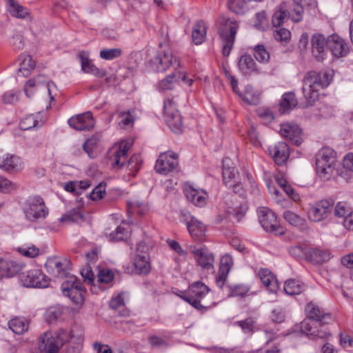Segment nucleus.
I'll list each match as a JSON object with an SVG mask.
<instances>
[{"instance_id": "nucleus-1", "label": "nucleus", "mask_w": 353, "mask_h": 353, "mask_svg": "<svg viewBox=\"0 0 353 353\" xmlns=\"http://www.w3.org/2000/svg\"><path fill=\"white\" fill-rule=\"evenodd\" d=\"M334 75L332 70H326L321 72L310 71L303 79V93L310 105H312L319 99V91L329 85Z\"/></svg>"}, {"instance_id": "nucleus-2", "label": "nucleus", "mask_w": 353, "mask_h": 353, "mask_svg": "<svg viewBox=\"0 0 353 353\" xmlns=\"http://www.w3.org/2000/svg\"><path fill=\"white\" fill-rule=\"evenodd\" d=\"M180 297L201 311H206L216 304L214 293L209 287L200 281L192 283L188 288L187 294L180 295Z\"/></svg>"}, {"instance_id": "nucleus-3", "label": "nucleus", "mask_w": 353, "mask_h": 353, "mask_svg": "<svg viewBox=\"0 0 353 353\" xmlns=\"http://www.w3.org/2000/svg\"><path fill=\"white\" fill-rule=\"evenodd\" d=\"M339 163L336 161L335 152L332 148H323L316 154V170L323 180H330L339 176Z\"/></svg>"}, {"instance_id": "nucleus-4", "label": "nucleus", "mask_w": 353, "mask_h": 353, "mask_svg": "<svg viewBox=\"0 0 353 353\" xmlns=\"http://www.w3.org/2000/svg\"><path fill=\"white\" fill-rule=\"evenodd\" d=\"M69 339H73V334L67 330H59L55 336L45 332L39 337V349L44 353H57Z\"/></svg>"}, {"instance_id": "nucleus-5", "label": "nucleus", "mask_w": 353, "mask_h": 353, "mask_svg": "<svg viewBox=\"0 0 353 353\" xmlns=\"http://www.w3.org/2000/svg\"><path fill=\"white\" fill-rule=\"evenodd\" d=\"M238 27L237 22L231 19L222 17L220 20L219 36L223 44L222 52L225 57L230 54Z\"/></svg>"}, {"instance_id": "nucleus-6", "label": "nucleus", "mask_w": 353, "mask_h": 353, "mask_svg": "<svg viewBox=\"0 0 353 353\" xmlns=\"http://www.w3.org/2000/svg\"><path fill=\"white\" fill-rule=\"evenodd\" d=\"M163 112L165 121L170 129L176 134L181 132L183 130L182 117L176 108V103L173 98L168 97L164 100Z\"/></svg>"}, {"instance_id": "nucleus-7", "label": "nucleus", "mask_w": 353, "mask_h": 353, "mask_svg": "<svg viewBox=\"0 0 353 353\" xmlns=\"http://www.w3.org/2000/svg\"><path fill=\"white\" fill-rule=\"evenodd\" d=\"M23 212L26 217L32 221L45 219L48 214L44 201L40 196L29 198L24 205Z\"/></svg>"}, {"instance_id": "nucleus-8", "label": "nucleus", "mask_w": 353, "mask_h": 353, "mask_svg": "<svg viewBox=\"0 0 353 353\" xmlns=\"http://www.w3.org/2000/svg\"><path fill=\"white\" fill-rule=\"evenodd\" d=\"M257 212L259 222L265 231L277 235L284 234V230L281 227L277 216L272 210L266 207H261L258 209Z\"/></svg>"}, {"instance_id": "nucleus-9", "label": "nucleus", "mask_w": 353, "mask_h": 353, "mask_svg": "<svg viewBox=\"0 0 353 353\" xmlns=\"http://www.w3.org/2000/svg\"><path fill=\"white\" fill-rule=\"evenodd\" d=\"M63 294L69 297L76 304H81L85 290L81 282L75 276H71L61 285Z\"/></svg>"}, {"instance_id": "nucleus-10", "label": "nucleus", "mask_w": 353, "mask_h": 353, "mask_svg": "<svg viewBox=\"0 0 353 353\" xmlns=\"http://www.w3.org/2000/svg\"><path fill=\"white\" fill-rule=\"evenodd\" d=\"M134 272L137 274H148L151 271L148 248L145 243L139 242L137 245L136 254L133 259Z\"/></svg>"}, {"instance_id": "nucleus-11", "label": "nucleus", "mask_w": 353, "mask_h": 353, "mask_svg": "<svg viewBox=\"0 0 353 353\" xmlns=\"http://www.w3.org/2000/svg\"><path fill=\"white\" fill-rule=\"evenodd\" d=\"M321 322L324 323L323 321L304 320L301 323L300 330L310 339H327L330 336V334L322 325Z\"/></svg>"}, {"instance_id": "nucleus-12", "label": "nucleus", "mask_w": 353, "mask_h": 353, "mask_svg": "<svg viewBox=\"0 0 353 353\" xmlns=\"http://www.w3.org/2000/svg\"><path fill=\"white\" fill-rule=\"evenodd\" d=\"M151 64L157 72H165L170 66L176 68L180 65L179 61L174 57L170 48L159 52L157 55L151 60Z\"/></svg>"}, {"instance_id": "nucleus-13", "label": "nucleus", "mask_w": 353, "mask_h": 353, "mask_svg": "<svg viewBox=\"0 0 353 353\" xmlns=\"http://www.w3.org/2000/svg\"><path fill=\"white\" fill-rule=\"evenodd\" d=\"M334 202L323 199L313 204L308 211V218L313 222H319L327 219L331 214Z\"/></svg>"}, {"instance_id": "nucleus-14", "label": "nucleus", "mask_w": 353, "mask_h": 353, "mask_svg": "<svg viewBox=\"0 0 353 353\" xmlns=\"http://www.w3.org/2000/svg\"><path fill=\"white\" fill-rule=\"evenodd\" d=\"M24 168L21 158L17 154L0 150V169L7 173H17Z\"/></svg>"}, {"instance_id": "nucleus-15", "label": "nucleus", "mask_w": 353, "mask_h": 353, "mask_svg": "<svg viewBox=\"0 0 353 353\" xmlns=\"http://www.w3.org/2000/svg\"><path fill=\"white\" fill-rule=\"evenodd\" d=\"M23 285L28 288H44L48 286L49 281L41 270L33 269L23 273L21 276Z\"/></svg>"}, {"instance_id": "nucleus-16", "label": "nucleus", "mask_w": 353, "mask_h": 353, "mask_svg": "<svg viewBox=\"0 0 353 353\" xmlns=\"http://www.w3.org/2000/svg\"><path fill=\"white\" fill-rule=\"evenodd\" d=\"M330 37L326 38L323 34L316 33L312 36V54L319 61L325 59L329 48Z\"/></svg>"}, {"instance_id": "nucleus-17", "label": "nucleus", "mask_w": 353, "mask_h": 353, "mask_svg": "<svg viewBox=\"0 0 353 353\" xmlns=\"http://www.w3.org/2000/svg\"><path fill=\"white\" fill-rule=\"evenodd\" d=\"M179 165L178 156L174 152L161 153L155 165L157 172L167 174L174 170Z\"/></svg>"}, {"instance_id": "nucleus-18", "label": "nucleus", "mask_w": 353, "mask_h": 353, "mask_svg": "<svg viewBox=\"0 0 353 353\" xmlns=\"http://www.w3.org/2000/svg\"><path fill=\"white\" fill-rule=\"evenodd\" d=\"M46 85L48 90L50 99L51 101L54 99V95L56 94L57 88L53 82L48 81V79L46 76L38 75L37 77L30 79L25 85L24 91L28 97H30L32 94V88L34 87H40Z\"/></svg>"}, {"instance_id": "nucleus-19", "label": "nucleus", "mask_w": 353, "mask_h": 353, "mask_svg": "<svg viewBox=\"0 0 353 353\" xmlns=\"http://www.w3.org/2000/svg\"><path fill=\"white\" fill-rule=\"evenodd\" d=\"M132 145L130 141H123L119 145L113 148L110 152V159L114 169H121L125 163L127 153Z\"/></svg>"}, {"instance_id": "nucleus-20", "label": "nucleus", "mask_w": 353, "mask_h": 353, "mask_svg": "<svg viewBox=\"0 0 353 353\" xmlns=\"http://www.w3.org/2000/svg\"><path fill=\"white\" fill-rule=\"evenodd\" d=\"M183 191L187 199L194 205L201 208L207 203L208 195L203 190L195 188L190 184H185Z\"/></svg>"}, {"instance_id": "nucleus-21", "label": "nucleus", "mask_w": 353, "mask_h": 353, "mask_svg": "<svg viewBox=\"0 0 353 353\" xmlns=\"http://www.w3.org/2000/svg\"><path fill=\"white\" fill-rule=\"evenodd\" d=\"M198 265L206 270H214V256L206 248H194L192 250Z\"/></svg>"}, {"instance_id": "nucleus-22", "label": "nucleus", "mask_w": 353, "mask_h": 353, "mask_svg": "<svg viewBox=\"0 0 353 353\" xmlns=\"http://www.w3.org/2000/svg\"><path fill=\"white\" fill-rule=\"evenodd\" d=\"M234 265L233 259L229 254H225L221 258L219 269L215 282L219 288H223L228 279V275Z\"/></svg>"}, {"instance_id": "nucleus-23", "label": "nucleus", "mask_w": 353, "mask_h": 353, "mask_svg": "<svg viewBox=\"0 0 353 353\" xmlns=\"http://www.w3.org/2000/svg\"><path fill=\"white\" fill-rule=\"evenodd\" d=\"M69 125L77 130H89L94 125V121L90 112H85L72 117L68 120Z\"/></svg>"}, {"instance_id": "nucleus-24", "label": "nucleus", "mask_w": 353, "mask_h": 353, "mask_svg": "<svg viewBox=\"0 0 353 353\" xmlns=\"http://www.w3.org/2000/svg\"><path fill=\"white\" fill-rule=\"evenodd\" d=\"M268 151L274 162L279 165L285 164L290 156L289 146L285 142L275 143L269 148Z\"/></svg>"}, {"instance_id": "nucleus-25", "label": "nucleus", "mask_w": 353, "mask_h": 353, "mask_svg": "<svg viewBox=\"0 0 353 353\" xmlns=\"http://www.w3.org/2000/svg\"><path fill=\"white\" fill-rule=\"evenodd\" d=\"M280 134L282 137L290 140L296 145L302 143V130L300 127L294 123H286L281 125Z\"/></svg>"}, {"instance_id": "nucleus-26", "label": "nucleus", "mask_w": 353, "mask_h": 353, "mask_svg": "<svg viewBox=\"0 0 353 353\" xmlns=\"http://www.w3.org/2000/svg\"><path fill=\"white\" fill-rule=\"evenodd\" d=\"M23 263L10 259L0 258V279L12 277L23 268Z\"/></svg>"}, {"instance_id": "nucleus-27", "label": "nucleus", "mask_w": 353, "mask_h": 353, "mask_svg": "<svg viewBox=\"0 0 353 353\" xmlns=\"http://www.w3.org/2000/svg\"><path fill=\"white\" fill-rule=\"evenodd\" d=\"M45 266L47 272L57 278L64 277L68 273L65 263L57 257L48 259Z\"/></svg>"}, {"instance_id": "nucleus-28", "label": "nucleus", "mask_w": 353, "mask_h": 353, "mask_svg": "<svg viewBox=\"0 0 353 353\" xmlns=\"http://www.w3.org/2000/svg\"><path fill=\"white\" fill-rule=\"evenodd\" d=\"M329 49L334 57L340 58L345 57L348 53V46L342 38L338 35L330 36Z\"/></svg>"}, {"instance_id": "nucleus-29", "label": "nucleus", "mask_w": 353, "mask_h": 353, "mask_svg": "<svg viewBox=\"0 0 353 353\" xmlns=\"http://www.w3.org/2000/svg\"><path fill=\"white\" fill-rule=\"evenodd\" d=\"M259 277L263 285L272 294H276L279 290L278 280L268 269L262 268L259 271Z\"/></svg>"}, {"instance_id": "nucleus-30", "label": "nucleus", "mask_w": 353, "mask_h": 353, "mask_svg": "<svg viewBox=\"0 0 353 353\" xmlns=\"http://www.w3.org/2000/svg\"><path fill=\"white\" fill-rule=\"evenodd\" d=\"M187 228L191 236L196 241H202L204 238L206 226L194 217H191L186 223Z\"/></svg>"}, {"instance_id": "nucleus-31", "label": "nucleus", "mask_w": 353, "mask_h": 353, "mask_svg": "<svg viewBox=\"0 0 353 353\" xmlns=\"http://www.w3.org/2000/svg\"><path fill=\"white\" fill-rule=\"evenodd\" d=\"M79 57L81 61V69L84 72L93 74L97 77H103L105 72L99 70L91 61L88 57V54L84 51L79 53Z\"/></svg>"}, {"instance_id": "nucleus-32", "label": "nucleus", "mask_w": 353, "mask_h": 353, "mask_svg": "<svg viewBox=\"0 0 353 353\" xmlns=\"http://www.w3.org/2000/svg\"><path fill=\"white\" fill-rule=\"evenodd\" d=\"M18 74L23 77H28L34 68V62L29 54H21L19 59Z\"/></svg>"}, {"instance_id": "nucleus-33", "label": "nucleus", "mask_w": 353, "mask_h": 353, "mask_svg": "<svg viewBox=\"0 0 353 353\" xmlns=\"http://www.w3.org/2000/svg\"><path fill=\"white\" fill-rule=\"evenodd\" d=\"M44 123L40 112L27 115L20 122V128L23 130H28L35 127L41 126Z\"/></svg>"}, {"instance_id": "nucleus-34", "label": "nucleus", "mask_w": 353, "mask_h": 353, "mask_svg": "<svg viewBox=\"0 0 353 353\" xmlns=\"http://www.w3.org/2000/svg\"><path fill=\"white\" fill-rule=\"evenodd\" d=\"M239 69L243 74H251L257 70L256 63L250 55L244 54L239 61Z\"/></svg>"}, {"instance_id": "nucleus-35", "label": "nucleus", "mask_w": 353, "mask_h": 353, "mask_svg": "<svg viewBox=\"0 0 353 353\" xmlns=\"http://www.w3.org/2000/svg\"><path fill=\"white\" fill-rule=\"evenodd\" d=\"M305 311L307 317V320L323 321L324 319L329 316L328 314L325 315L319 307L312 302L307 304Z\"/></svg>"}, {"instance_id": "nucleus-36", "label": "nucleus", "mask_w": 353, "mask_h": 353, "mask_svg": "<svg viewBox=\"0 0 353 353\" xmlns=\"http://www.w3.org/2000/svg\"><path fill=\"white\" fill-rule=\"evenodd\" d=\"M227 159L223 160V181L227 187L234 185V182H237L239 179L237 170L233 167H226L225 162Z\"/></svg>"}, {"instance_id": "nucleus-37", "label": "nucleus", "mask_w": 353, "mask_h": 353, "mask_svg": "<svg viewBox=\"0 0 353 353\" xmlns=\"http://www.w3.org/2000/svg\"><path fill=\"white\" fill-rule=\"evenodd\" d=\"M28 321L24 318L16 317L8 322L9 328L17 334H23L28 330Z\"/></svg>"}, {"instance_id": "nucleus-38", "label": "nucleus", "mask_w": 353, "mask_h": 353, "mask_svg": "<svg viewBox=\"0 0 353 353\" xmlns=\"http://www.w3.org/2000/svg\"><path fill=\"white\" fill-rule=\"evenodd\" d=\"M206 26L204 21H198L194 26L192 37L193 42L196 45L201 44L205 40L206 35Z\"/></svg>"}, {"instance_id": "nucleus-39", "label": "nucleus", "mask_w": 353, "mask_h": 353, "mask_svg": "<svg viewBox=\"0 0 353 353\" xmlns=\"http://www.w3.org/2000/svg\"><path fill=\"white\" fill-rule=\"evenodd\" d=\"M308 257L313 263H322L331 258V254L326 250L314 248L309 252Z\"/></svg>"}, {"instance_id": "nucleus-40", "label": "nucleus", "mask_w": 353, "mask_h": 353, "mask_svg": "<svg viewBox=\"0 0 353 353\" xmlns=\"http://www.w3.org/2000/svg\"><path fill=\"white\" fill-rule=\"evenodd\" d=\"M7 3L8 11L12 17L19 19H25L29 15L28 9L20 5L15 0L11 1Z\"/></svg>"}, {"instance_id": "nucleus-41", "label": "nucleus", "mask_w": 353, "mask_h": 353, "mask_svg": "<svg viewBox=\"0 0 353 353\" xmlns=\"http://www.w3.org/2000/svg\"><path fill=\"white\" fill-rule=\"evenodd\" d=\"M242 99L248 104L256 105L260 101V93L254 90L250 85H247L243 94H239Z\"/></svg>"}, {"instance_id": "nucleus-42", "label": "nucleus", "mask_w": 353, "mask_h": 353, "mask_svg": "<svg viewBox=\"0 0 353 353\" xmlns=\"http://www.w3.org/2000/svg\"><path fill=\"white\" fill-rule=\"evenodd\" d=\"M298 101L294 93H285L281 101V110L282 113H285L296 106Z\"/></svg>"}, {"instance_id": "nucleus-43", "label": "nucleus", "mask_w": 353, "mask_h": 353, "mask_svg": "<svg viewBox=\"0 0 353 353\" xmlns=\"http://www.w3.org/2000/svg\"><path fill=\"white\" fill-rule=\"evenodd\" d=\"M303 290L304 285L295 279H290L285 283L284 291L287 294H299Z\"/></svg>"}, {"instance_id": "nucleus-44", "label": "nucleus", "mask_w": 353, "mask_h": 353, "mask_svg": "<svg viewBox=\"0 0 353 353\" xmlns=\"http://www.w3.org/2000/svg\"><path fill=\"white\" fill-rule=\"evenodd\" d=\"M177 74L176 71L167 75L163 79L161 80L158 83V89L159 91H167L172 90L175 83L177 81Z\"/></svg>"}, {"instance_id": "nucleus-45", "label": "nucleus", "mask_w": 353, "mask_h": 353, "mask_svg": "<svg viewBox=\"0 0 353 353\" xmlns=\"http://www.w3.org/2000/svg\"><path fill=\"white\" fill-rule=\"evenodd\" d=\"M63 313V308L61 306L49 307L44 314V318L48 323H52L59 320Z\"/></svg>"}, {"instance_id": "nucleus-46", "label": "nucleus", "mask_w": 353, "mask_h": 353, "mask_svg": "<svg viewBox=\"0 0 353 353\" xmlns=\"http://www.w3.org/2000/svg\"><path fill=\"white\" fill-rule=\"evenodd\" d=\"M283 216L288 223L296 227L303 226L305 223L303 218L290 210L285 211Z\"/></svg>"}, {"instance_id": "nucleus-47", "label": "nucleus", "mask_w": 353, "mask_h": 353, "mask_svg": "<svg viewBox=\"0 0 353 353\" xmlns=\"http://www.w3.org/2000/svg\"><path fill=\"white\" fill-rule=\"evenodd\" d=\"M228 5L229 9L237 14H243L248 10L245 0H228Z\"/></svg>"}, {"instance_id": "nucleus-48", "label": "nucleus", "mask_w": 353, "mask_h": 353, "mask_svg": "<svg viewBox=\"0 0 353 353\" xmlns=\"http://www.w3.org/2000/svg\"><path fill=\"white\" fill-rule=\"evenodd\" d=\"M17 250L21 255L28 258H34L40 253L39 249L33 244L23 245L17 248Z\"/></svg>"}, {"instance_id": "nucleus-49", "label": "nucleus", "mask_w": 353, "mask_h": 353, "mask_svg": "<svg viewBox=\"0 0 353 353\" xmlns=\"http://www.w3.org/2000/svg\"><path fill=\"white\" fill-rule=\"evenodd\" d=\"M142 160L139 154L132 156L126 165L128 170L130 171L129 174L135 176L139 171Z\"/></svg>"}, {"instance_id": "nucleus-50", "label": "nucleus", "mask_w": 353, "mask_h": 353, "mask_svg": "<svg viewBox=\"0 0 353 353\" xmlns=\"http://www.w3.org/2000/svg\"><path fill=\"white\" fill-rule=\"evenodd\" d=\"M69 343L67 345L65 353H79L81 350L82 339L80 336H74L73 339H69Z\"/></svg>"}, {"instance_id": "nucleus-51", "label": "nucleus", "mask_w": 353, "mask_h": 353, "mask_svg": "<svg viewBox=\"0 0 353 353\" xmlns=\"http://www.w3.org/2000/svg\"><path fill=\"white\" fill-rule=\"evenodd\" d=\"M128 236V231L124 227L119 225L115 230L109 234V239L111 241H123Z\"/></svg>"}, {"instance_id": "nucleus-52", "label": "nucleus", "mask_w": 353, "mask_h": 353, "mask_svg": "<svg viewBox=\"0 0 353 353\" xmlns=\"http://www.w3.org/2000/svg\"><path fill=\"white\" fill-rule=\"evenodd\" d=\"M274 37L276 41L286 44L291 39V32L286 28H279L274 32Z\"/></svg>"}, {"instance_id": "nucleus-53", "label": "nucleus", "mask_w": 353, "mask_h": 353, "mask_svg": "<svg viewBox=\"0 0 353 353\" xmlns=\"http://www.w3.org/2000/svg\"><path fill=\"white\" fill-rule=\"evenodd\" d=\"M254 57L259 62H267L270 59V53L263 45L254 48Z\"/></svg>"}, {"instance_id": "nucleus-54", "label": "nucleus", "mask_w": 353, "mask_h": 353, "mask_svg": "<svg viewBox=\"0 0 353 353\" xmlns=\"http://www.w3.org/2000/svg\"><path fill=\"white\" fill-rule=\"evenodd\" d=\"M121 54L120 48L103 49L100 51V57L105 60H112L120 57Z\"/></svg>"}, {"instance_id": "nucleus-55", "label": "nucleus", "mask_w": 353, "mask_h": 353, "mask_svg": "<svg viewBox=\"0 0 353 353\" xmlns=\"http://www.w3.org/2000/svg\"><path fill=\"white\" fill-rule=\"evenodd\" d=\"M304 8L301 4L294 1V8L290 13H288L292 20L294 22H299L302 19Z\"/></svg>"}, {"instance_id": "nucleus-56", "label": "nucleus", "mask_w": 353, "mask_h": 353, "mask_svg": "<svg viewBox=\"0 0 353 353\" xmlns=\"http://www.w3.org/2000/svg\"><path fill=\"white\" fill-rule=\"evenodd\" d=\"M352 211L348 205L345 202H338L334 207V215L340 218H344Z\"/></svg>"}, {"instance_id": "nucleus-57", "label": "nucleus", "mask_w": 353, "mask_h": 353, "mask_svg": "<svg viewBox=\"0 0 353 353\" xmlns=\"http://www.w3.org/2000/svg\"><path fill=\"white\" fill-rule=\"evenodd\" d=\"M20 92L16 90H9L6 92L1 97L3 103L13 104L18 101Z\"/></svg>"}, {"instance_id": "nucleus-58", "label": "nucleus", "mask_w": 353, "mask_h": 353, "mask_svg": "<svg viewBox=\"0 0 353 353\" xmlns=\"http://www.w3.org/2000/svg\"><path fill=\"white\" fill-rule=\"evenodd\" d=\"M288 13L283 7L281 6L279 10L276 11L272 17V24L274 26H279L281 25L284 19H286Z\"/></svg>"}, {"instance_id": "nucleus-59", "label": "nucleus", "mask_w": 353, "mask_h": 353, "mask_svg": "<svg viewBox=\"0 0 353 353\" xmlns=\"http://www.w3.org/2000/svg\"><path fill=\"white\" fill-rule=\"evenodd\" d=\"M256 21L254 26L261 30H264L268 27V20L266 13L265 12H258L255 15Z\"/></svg>"}, {"instance_id": "nucleus-60", "label": "nucleus", "mask_w": 353, "mask_h": 353, "mask_svg": "<svg viewBox=\"0 0 353 353\" xmlns=\"http://www.w3.org/2000/svg\"><path fill=\"white\" fill-rule=\"evenodd\" d=\"M105 194V183H100L90 193V199L93 201H98L103 198Z\"/></svg>"}, {"instance_id": "nucleus-61", "label": "nucleus", "mask_w": 353, "mask_h": 353, "mask_svg": "<svg viewBox=\"0 0 353 353\" xmlns=\"http://www.w3.org/2000/svg\"><path fill=\"white\" fill-rule=\"evenodd\" d=\"M176 74H177V81H181L185 85L189 87L192 85L194 81L193 76H190L187 72L181 70L176 71Z\"/></svg>"}, {"instance_id": "nucleus-62", "label": "nucleus", "mask_w": 353, "mask_h": 353, "mask_svg": "<svg viewBox=\"0 0 353 353\" xmlns=\"http://www.w3.org/2000/svg\"><path fill=\"white\" fill-rule=\"evenodd\" d=\"M249 291V288L244 285H238L231 288L229 296H243Z\"/></svg>"}, {"instance_id": "nucleus-63", "label": "nucleus", "mask_w": 353, "mask_h": 353, "mask_svg": "<svg viewBox=\"0 0 353 353\" xmlns=\"http://www.w3.org/2000/svg\"><path fill=\"white\" fill-rule=\"evenodd\" d=\"M98 279L100 283H109L113 279V274L110 270H100Z\"/></svg>"}, {"instance_id": "nucleus-64", "label": "nucleus", "mask_w": 353, "mask_h": 353, "mask_svg": "<svg viewBox=\"0 0 353 353\" xmlns=\"http://www.w3.org/2000/svg\"><path fill=\"white\" fill-rule=\"evenodd\" d=\"M10 43L15 50H21L24 47L23 37L19 32L13 35Z\"/></svg>"}]
</instances>
